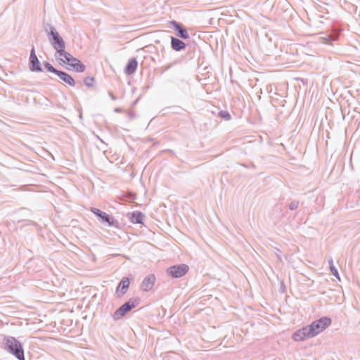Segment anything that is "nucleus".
Masks as SVG:
<instances>
[{
    "instance_id": "nucleus-1",
    "label": "nucleus",
    "mask_w": 360,
    "mask_h": 360,
    "mask_svg": "<svg viewBox=\"0 0 360 360\" xmlns=\"http://www.w3.org/2000/svg\"><path fill=\"white\" fill-rule=\"evenodd\" d=\"M331 321V319L326 316L315 320L311 324L295 331L292 335V339L295 341H303L314 338L328 327Z\"/></svg>"
},
{
    "instance_id": "nucleus-2",
    "label": "nucleus",
    "mask_w": 360,
    "mask_h": 360,
    "mask_svg": "<svg viewBox=\"0 0 360 360\" xmlns=\"http://www.w3.org/2000/svg\"><path fill=\"white\" fill-rule=\"evenodd\" d=\"M43 30L47 35L49 43L56 51L55 57L58 58V56H63L67 52L65 42L57 30L49 22L43 23Z\"/></svg>"
},
{
    "instance_id": "nucleus-3",
    "label": "nucleus",
    "mask_w": 360,
    "mask_h": 360,
    "mask_svg": "<svg viewBox=\"0 0 360 360\" xmlns=\"http://www.w3.org/2000/svg\"><path fill=\"white\" fill-rule=\"evenodd\" d=\"M1 347L18 360L25 359V351L21 342L13 336L6 335L3 338Z\"/></svg>"
},
{
    "instance_id": "nucleus-4",
    "label": "nucleus",
    "mask_w": 360,
    "mask_h": 360,
    "mask_svg": "<svg viewBox=\"0 0 360 360\" xmlns=\"http://www.w3.org/2000/svg\"><path fill=\"white\" fill-rule=\"evenodd\" d=\"M140 299L139 297L130 298L125 303L122 304L112 314L115 321H117L123 317L127 313L139 305Z\"/></svg>"
},
{
    "instance_id": "nucleus-5",
    "label": "nucleus",
    "mask_w": 360,
    "mask_h": 360,
    "mask_svg": "<svg viewBox=\"0 0 360 360\" xmlns=\"http://www.w3.org/2000/svg\"><path fill=\"white\" fill-rule=\"evenodd\" d=\"M63 57L65 60H61L66 63L72 70L77 72H83L85 70V65L77 58L73 57L69 52H66Z\"/></svg>"
},
{
    "instance_id": "nucleus-6",
    "label": "nucleus",
    "mask_w": 360,
    "mask_h": 360,
    "mask_svg": "<svg viewBox=\"0 0 360 360\" xmlns=\"http://www.w3.org/2000/svg\"><path fill=\"white\" fill-rule=\"evenodd\" d=\"M188 266L185 264L173 265L167 269L166 273L174 278H181L188 271Z\"/></svg>"
},
{
    "instance_id": "nucleus-7",
    "label": "nucleus",
    "mask_w": 360,
    "mask_h": 360,
    "mask_svg": "<svg viewBox=\"0 0 360 360\" xmlns=\"http://www.w3.org/2000/svg\"><path fill=\"white\" fill-rule=\"evenodd\" d=\"M29 69L32 72H41L43 71L41 62L36 54L35 48L32 46L29 57Z\"/></svg>"
},
{
    "instance_id": "nucleus-8",
    "label": "nucleus",
    "mask_w": 360,
    "mask_h": 360,
    "mask_svg": "<svg viewBox=\"0 0 360 360\" xmlns=\"http://www.w3.org/2000/svg\"><path fill=\"white\" fill-rule=\"evenodd\" d=\"M169 24L172 26L175 31V34L177 37L182 39H188L190 38V35L186 28L180 22L176 20L169 21Z\"/></svg>"
},
{
    "instance_id": "nucleus-9",
    "label": "nucleus",
    "mask_w": 360,
    "mask_h": 360,
    "mask_svg": "<svg viewBox=\"0 0 360 360\" xmlns=\"http://www.w3.org/2000/svg\"><path fill=\"white\" fill-rule=\"evenodd\" d=\"M155 283V276L154 274H149L146 276L141 284V289L144 292H148L153 289Z\"/></svg>"
},
{
    "instance_id": "nucleus-10",
    "label": "nucleus",
    "mask_w": 360,
    "mask_h": 360,
    "mask_svg": "<svg viewBox=\"0 0 360 360\" xmlns=\"http://www.w3.org/2000/svg\"><path fill=\"white\" fill-rule=\"evenodd\" d=\"M130 285V280L127 277H123L120 282L118 283L116 288V293L117 297H120L122 295L126 294Z\"/></svg>"
},
{
    "instance_id": "nucleus-11",
    "label": "nucleus",
    "mask_w": 360,
    "mask_h": 360,
    "mask_svg": "<svg viewBox=\"0 0 360 360\" xmlns=\"http://www.w3.org/2000/svg\"><path fill=\"white\" fill-rule=\"evenodd\" d=\"M126 217L134 224H143V214L140 211L127 212Z\"/></svg>"
},
{
    "instance_id": "nucleus-12",
    "label": "nucleus",
    "mask_w": 360,
    "mask_h": 360,
    "mask_svg": "<svg viewBox=\"0 0 360 360\" xmlns=\"http://www.w3.org/2000/svg\"><path fill=\"white\" fill-rule=\"evenodd\" d=\"M171 48L175 51H181L186 49V44L180 38L170 36Z\"/></svg>"
},
{
    "instance_id": "nucleus-13",
    "label": "nucleus",
    "mask_w": 360,
    "mask_h": 360,
    "mask_svg": "<svg viewBox=\"0 0 360 360\" xmlns=\"http://www.w3.org/2000/svg\"><path fill=\"white\" fill-rule=\"evenodd\" d=\"M138 67V61L136 58H130L124 68V72L127 75H131L134 74Z\"/></svg>"
},
{
    "instance_id": "nucleus-14",
    "label": "nucleus",
    "mask_w": 360,
    "mask_h": 360,
    "mask_svg": "<svg viewBox=\"0 0 360 360\" xmlns=\"http://www.w3.org/2000/svg\"><path fill=\"white\" fill-rule=\"evenodd\" d=\"M57 76L63 82H64L65 83H66L67 84H68L71 86H75L76 84L75 79L70 75H69L68 73H67L64 71L60 70L58 72Z\"/></svg>"
},
{
    "instance_id": "nucleus-15",
    "label": "nucleus",
    "mask_w": 360,
    "mask_h": 360,
    "mask_svg": "<svg viewBox=\"0 0 360 360\" xmlns=\"http://www.w3.org/2000/svg\"><path fill=\"white\" fill-rule=\"evenodd\" d=\"M101 220H102V221L103 223H106L109 226H113V227H115L117 229H120L121 228L120 223L117 220L115 219L112 216H110V214H108L106 212L103 215V217L101 219Z\"/></svg>"
},
{
    "instance_id": "nucleus-16",
    "label": "nucleus",
    "mask_w": 360,
    "mask_h": 360,
    "mask_svg": "<svg viewBox=\"0 0 360 360\" xmlns=\"http://www.w3.org/2000/svg\"><path fill=\"white\" fill-rule=\"evenodd\" d=\"M339 32H334L330 34H327L324 37H322V39L325 44L332 45L333 41H335L339 39Z\"/></svg>"
},
{
    "instance_id": "nucleus-17",
    "label": "nucleus",
    "mask_w": 360,
    "mask_h": 360,
    "mask_svg": "<svg viewBox=\"0 0 360 360\" xmlns=\"http://www.w3.org/2000/svg\"><path fill=\"white\" fill-rule=\"evenodd\" d=\"M43 65L45 68V69L49 72H51V73H53L55 75H58V72L60 71L59 70L56 69V68H54L49 62L48 61H44L43 62Z\"/></svg>"
},
{
    "instance_id": "nucleus-18",
    "label": "nucleus",
    "mask_w": 360,
    "mask_h": 360,
    "mask_svg": "<svg viewBox=\"0 0 360 360\" xmlns=\"http://www.w3.org/2000/svg\"><path fill=\"white\" fill-rule=\"evenodd\" d=\"M330 270L331 274L336 277L338 280H340V275L338 269L334 266L332 259L329 261Z\"/></svg>"
},
{
    "instance_id": "nucleus-19",
    "label": "nucleus",
    "mask_w": 360,
    "mask_h": 360,
    "mask_svg": "<svg viewBox=\"0 0 360 360\" xmlns=\"http://www.w3.org/2000/svg\"><path fill=\"white\" fill-rule=\"evenodd\" d=\"M91 211L92 213H94L97 217L100 218L101 219L103 218V215L105 214V212L95 207H92L91 209Z\"/></svg>"
},
{
    "instance_id": "nucleus-20",
    "label": "nucleus",
    "mask_w": 360,
    "mask_h": 360,
    "mask_svg": "<svg viewBox=\"0 0 360 360\" xmlns=\"http://www.w3.org/2000/svg\"><path fill=\"white\" fill-rule=\"evenodd\" d=\"M218 115L225 120H229L231 118L230 113L226 110H220Z\"/></svg>"
},
{
    "instance_id": "nucleus-21",
    "label": "nucleus",
    "mask_w": 360,
    "mask_h": 360,
    "mask_svg": "<svg viewBox=\"0 0 360 360\" xmlns=\"http://www.w3.org/2000/svg\"><path fill=\"white\" fill-rule=\"evenodd\" d=\"M94 80H95V79L93 77H86L84 79V84L87 87H91V86H93V83H94Z\"/></svg>"
},
{
    "instance_id": "nucleus-22",
    "label": "nucleus",
    "mask_w": 360,
    "mask_h": 360,
    "mask_svg": "<svg viewBox=\"0 0 360 360\" xmlns=\"http://www.w3.org/2000/svg\"><path fill=\"white\" fill-rule=\"evenodd\" d=\"M299 206V201L294 200L289 204V209L290 210H295Z\"/></svg>"
},
{
    "instance_id": "nucleus-23",
    "label": "nucleus",
    "mask_w": 360,
    "mask_h": 360,
    "mask_svg": "<svg viewBox=\"0 0 360 360\" xmlns=\"http://www.w3.org/2000/svg\"><path fill=\"white\" fill-rule=\"evenodd\" d=\"M129 199L131 200L132 201L135 200L136 199V195L133 193H129Z\"/></svg>"
},
{
    "instance_id": "nucleus-24",
    "label": "nucleus",
    "mask_w": 360,
    "mask_h": 360,
    "mask_svg": "<svg viewBox=\"0 0 360 360\" xmlns=\"http://www.w3.org/2000/svg\"><path fill=\"white\" fill-rule=\"evenodd\" d=\"M108 95L110 96L112 101H115L117 99V98L113 95V94L111 91H108Z\"/></svg>"
},
{
    "instance_id": "nucleus-25",
    "label": "nucleus",
    "mask_w": 360,
    "mask_h": 360,
    "mask_svg": "<svg viewBox=\"0 0 360 360\" xmlns=\"http://www.w3.org/2000/svg\"><path fill=\"white\" fill-rule=\"evenodd\" d=\"M114 111L116 112H122V109L120 108H115L114 109Z\"/></svg>"
},
{
    "instance_id": "nucleus-26",
    "label": "nucleus",
    "mask_w": 360,
    "mask_h": 360,
    "mask_svg": "<svg viewBox=\"0 0 360 360\" xmlns=\"http://www.w3.org/2000/svg\"><path fill=\"white\" fill-rule=\"evenodd\" d=\"M281 288L282 289V291L283 292L285 290V285L283 281L281 283Z\"/></svg>"
}]
</instances>
